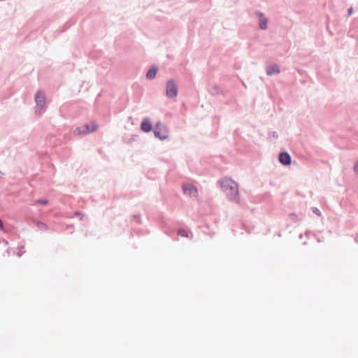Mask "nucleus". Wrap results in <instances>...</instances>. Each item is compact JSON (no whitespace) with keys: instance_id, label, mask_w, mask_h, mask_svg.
Returning <instances> with one entry per match:
<instances>
[{"instance_id":"14","label":"nucleus","mask_w":358,"mask_h":358,"mask_svg":"<svg viewBox=\"0 0 358 358\" xmlns=\"http://www.w3.org/2000/svg\"><path fill=\"white\" fill-rule=\"evenodd\" d=\"M38 227L40 228V229H46V225L42 222H39L37 224Z\"/></svg>"},{"instance_id":"11","label":"nucleus","mask_w":358,"mask_h":358,"mask_svg":"<svg viewBox=\"0 0 358 358\" xmlns=\"http://www.w3.org/2000/svg\"><path fill=\"white\" fill-rule=\"evenodd\" d=\"M157 69L156 68H152L150 69L147 74H146V77L148 78V79H153L156 74H157Z\"/></svg>"},{"instance_id":"3","label":"nucleus","mask_w":358,"mask_h":358,"mask_svg":"<svg viewBox=\"0 0 358 358\" xmlns=\"http://www.w3.org/2000/svg\"><path fill=\"white\" fill-rule=\"evenodd\" d=\"M166 94L169 98H174L177 96L178 85L174 80H171L167 82Z\"/></svg>"},{"instance_id":"8","label":"nucleus","mask_w":358,"mask_h":358,"mask_svg":"<svg viewBox=\"0 0 358 358\" xmlns=\"http://www.w3.org/2000/svg\"><path fill=\"white\" fill-rule=\"evenodd\" d=\"M258 16L259 17V27L262 29H266L267 28V18L262 13H259Z\"/></svg>"},{"instance_id":"5","label":"nucleus","mask_w":358,"mask_h":358,"mask_svg":"<svg viewBox=\"0 0 358 358\" xmlns=\"http://www.w3.org/2000/svg\"><path fill=\"white\" fill-rule=\"evenodd\" d=\"M182 189L185 194L191 196H196L197 195V189L193 185L185 184L182 186Z\"/></svg>"},{"instance_id":"10","label":"nucleus","mask_w":358,"mask_h":358,"mask_svg":"<svg viewBox=\"0 0 358 358\" xmlns=\"http://www.w3.org/2000/svg\"><path fill=\"white\" fill-rule=\"evenodd\" d=\"M279 72H280L279 67L275 64L271 65L269 67H268V69H267V73L269 76L277 74Z\"/></svg>"},{"instance_id":"13","label":"nucleus","mask_w":358,"mask_h":358,"mask_svg":"<svg viewBox=\"0 0 358 358\" xmlns=\"http://www.w3.org/2000/svg\"><path fill=\"white\" fill-rule=\"evenodd\" d=\"M36 203L41 205H47L48 203V201L46 199H40L36 201Z\"/></svg>"},{"instance_id":"18","label":"nucleus","mask_w":358,"mask_h":358,"mask_svg":"<svg viewBox=\"0 0 358 358\" xmlns=\"http://www.w3.org/2000/svg\"><path fill=\"white\" fill-rule=\"evenodd\" d=\"M314 213L317 214V215H320V213L318 212L317 209H315Z\"/></svg>"},{"instance_id":"7","label":"nucleus","mask_w":358,"mask_h":358,"mask_svg":"<svg viewBox=\"0 0 358 358\" xmlns=\"http://www.w3.org/2000/svg\"><path fill=\"white\" fill-rule=\"evenodd\" d=\"M36 102L40 107H43L45 103V94L42 91L38 92L36 96Z\"/></svg>"},{"instance_id":"6","label":"nucleus","mask_w":358,"mask_h":358,"mask_svg":"<svg viewBox=\"0 0 358 358\" xmlns=\"http://www.w3.org/2000/svg\"><path fill=\"white\" fill-rule=\"evenodd\" d=\"M279 161L283 165L291 164V157L287 152H282L279 155Z\"/></svg>"},{"instance_id":"9","label":"nucleus","mask_w":358,"mask_h":358,"mask_svg":"<svg viewBox=\"0 0 358 358\" xmlns=\"http://www.w3.org/2000/svg\"><path fill=\"white\" fill-rule=\"evenodd\" d=\"M141 129L145 132H149L152 130V124L148 119H145L143 121L141 125Z\"/></svg>"},{"instance_id":"15","label":"nucleus","mask_w":358,"mask_h":358,"mask_svg":"<svg viewBox=\"0 0 358 358\" xmlns=\"http://www.w3.org/2000/svg\"><path fill=\"white\" fill-rule=\"evenodd\" d=\"M354 170L356 173H358V161L356 162L355 165V167H354Z\"/></svg>"},{"instance_id":"12","label":"nucleus","mask_w":358,"mask_h":358,"mask_svg":"<svg viewBox=\"0 0 358 358\" xmlns=\"http://www.w3.org/2000/svg\"><path fill=\"white\" fill-rule=\"evenodd\" d=\"M178 234L179 236H182V237H186V238L188 237V234H187V232L185 229H180V230H178Z\"/></svg>"},{"instance_id":"17","label":"nucleus","mask_w":358,"mask_h":358,"mask_svg":"<svg viewBox=\"0 0 358 358\" xmlns=\"http://www.w3.org/2000/svg\"><path fill=\"white\" fill-rule=\"evenodd\" d=\"M352 8H350L348 9V15H350L352 14Z\"/></svg>"},{"instance_id":"2","label":"nucleus","mask_w":358,"mask_h":358,"mask_svg":"<svg viewBox=\"0 0 358 358\" xmlns=\"http://www.w3.org/2000/svg\"><path fill=\"white\" fill-rule=\"evenodd\" d=\"M98 127L99 126L96 122H91L76 128L75 132H76L78 134H87L96 131Z\"/></svg>"},{"instance_id":"1","label":"nucleus","mask_w":358,"mask_h":358,"mask_svg":"<svg viewBox=\"0 0 358 358\" xmlns=\"http://www.w3.org/2000/svg\"><path fill=\"white\" fill-rule=\"evenodd\" d=\"M220 187L231 200L238 201V184L231 178H223L220 180Z\"/></svg>"},{"instance_id":"16","label":"nucleus","mask_w":358,"mask_h":358,"mask_svg":"<svg viewBox=\"0 0 358 358\" xmlns=\"http://www.w3.org/2000/svg\"><path fill=\"white\" fill-rule=\"evenodd\" d=\"M0 229L1 230L3 229V222H2V221L1 220H0Z\"/></svg>"},{"instance_id":"4","label":"nucleus","mask_w":358,"mask_h":358,"mask_svg":"<svg viewBox=\"0 0 358 358\" xmlns=\"http://www.w3.org/2000/svg\"><path fill=\"white\" fill-rule=\"evenodd\" d=\"M161 123L158 122L156 124L155 130L154 131L156 137L161 140H165L168 138V130L166 128H162Z\"/></svg>"}]
</instances>
